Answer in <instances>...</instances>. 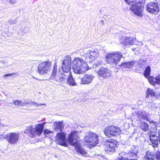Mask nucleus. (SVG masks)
<instances>
[{"instance_id": "nucleus-40", "label": "nucleus", "mask_w": 160, "mask_h": 160, "mask_svg": "<svg viewBox=\"0 0 160 160\" xmlns=\"http://www.w3.org/2000/svg\"><path fill=\"white\" fill-rule=\"evenodd\" d=\"M118 160H125V159L123 158H118Z\"/></svg>"}, {"instance_id": "nucleus-10", "label": "nucleus", "mask_w": 160, "mask_h": 160, "mask_svg": "<svg viewBox=\"0 0 160 160\" xmlns=\"http://www.w3.org/2000/svg\"><path fill=\"white\" fill-rule=\"evenodd\" d=\"M143 6L142 3L139 1H137L132 4L130 9L135 14L141 17L142 16V12Z\"/></svg>"}, {"instance_id": "nucleus-41", "label": "nucleus", "mask_w": 160, "mask_h": 160, "mask_svg": "<svg viewBox=\"0 0 160 160\" xmlns=\"http://www.w3.org/2000/svg\"><path fill=\"white\" fill-rule=\"evenodd\" d=\"M101 22H102V25L104 24V23H103V21L102 20H101Z\"/></svg>"}, {"instance_id": "nucleus-30", "label": "nucleus", "mask_w": 160, "mask_h": 160, "mask_svg": "<svg viewBox=\"0 0 160 160\" xmlns=\"http://www.w3.org/2000/svg\"><path fill=\"white\" fill-rule=\"evenodd\" d=\"M18 18V17L15 18H11L8 21V23L10 24H15L17 22Z\"/></svg>"}, {"instance_id": "nucleus-2", "label": "nucleus", "mask_w": 160, "mask_h": 160, "mask_svg": "<svg viewBox=\"0 0 160 160\" xmlns=\"http://www.w3.org/2000/svg\"><path fill=\"white\" fill-rule=\"evenodd\" d=\"M72 66L74 73L79 74H82L87 71L89 68L86 62L82 58H75L72 61Z\"/></svg>"}, {"instance_id": "nucleus-18", "label": "nucleus", "mask_w": 160, "mask_h": 160, "mask_svg": "<svg viewBox=\"0 0 160 160\" xmlns=\"http://www.w3.org/2000/svg\"><path fill=\"white\" fill-rule=\"evenodd\" d=\"M139 119L145 120L149 121L150 123L153 122L152 121L150 122L149 120V117H148V113L144 111H138L136 113Z\"/></svg>"}, {"instance_id": "nucleus-23", "label": "nucleus", "mask_w": 160, "mask_h": 160, "mask_svg": "<svg viewBox=\"0 0 160 160\" xmlns=\"http://www.w3.org/2000/svg\"><path fill=\"white\" fill-rule=\"evenodd\" d=\"M69 75L68 76L67 80V83L70 86L76 85V83L73 78L71 72L70 71Z\"/></svg>"}, {"instance_id": "nucleus-5", "label": "nucleus", "mask_w": 160, "mask_h": 160, "mask_svg": "<svg viewBox=\"0 0 160 160\" xmlns=\"http://www.w3.org/2000/svg\"><path fill=\"white\" fill-rule=\"evenodd\" d=\"M83 140L89 145L94 147L98 143V136L95 133L88 132L86 133Z\"/></svg>"}, {"instance_id": "nucleus-16", "label": "nucleus", "mask_w": 160, "mask_h": 160, "mask_svg": "<svg viewBox=\"0 0 160 160\" xmlns=\"http://www.w3.org/2000/svg\"><path fill=\"white\" fill-rule=\"evenodd\" d=\"M111 71L108 69L102 68L98 72V75L104 78H108L111 76Z\"/></svg>"}, {"instance_id": "nucleus-15", "label": "nucleus", "mask_w": 160, "mask_h": 160, "mask_svg": "<svg viewBox=\"0 0 160 160\" xmlns=\"http://www.w3.org/2000/svg\"><path fill=\"white\" fill-rule=\"evenodd\" d=\"M56 139L60 145L65 147L68 146L66 134L64 132H61L57 133Z\"/></svg>"}, {"instance_id": "nucleus-6", "label": "nucleus", "mask_w": 160, "mask_h": 160, "mask_svg": "<svg viewBox=\"0 0 160 160\" xmlns=\"http://www.w3.org/2000/svg\"><path fill=\"white\" fill-rule=\"evenodd\" d=\"M122 57V52H118L108 54L106 56V60L107 62L110 64L116 65L120 62Z\"/></svg>"}, {"instance_id": "nucleus-13", "label": "nucleus", "mask_w": 160, "mask_h": 160, "mask_svg": "<svg viewBox=\"0 0 160 160\" xmlns=\"http://www.w3.org/2000/svg\"><path fill=\"white\" fill-rule=\"evenodd\" d=\"M118 142L112 139H107L105 141V150L106 151L114 152Z\"/></svg>"}, {"instance_id": "nucleus-11", "label": "nucleus", "mask_w": 160, "mask_h": 160, "mask_svg": "<svg viewBox=\"0 0 160 160\" xmlns=\"http://www.w3.org/2000/svg\"><path fill=\"white\" fill-rule=\"evenodd\" d=\"M146 9L150 14H157L159 11V7L157 2H149L146 5Z\"/></svg>"}, {"instance_id": "nucleus-7", "label": "nucleus", "mask_w": 160, "mask_h": 160, "mask_svg": "<svg viewBox=\"0 0 160 160\" xmlns=\"http://www.w3.org/2000/svg\"><path fill=\"white\" fill-rule=\"evenodd\" d=\"M20 134L18 132H10L4 135L0 134V139H6L9 143L15 144L17 143L20 137Z\"/></svg>"}, {"instance_id": "nucleus-25", "label": "nucleus", "mask_w": 160, "mask_h": 160, "mask_svg": "<svg viewBox=\"0 0 160 160\" xmlns=\"http://www.w3.org/2000/svg\"><path fill=\"white\" fill-rule=\"evenodd\" d=\"M134 43L133 40L132 38L131 37L126 38L124 40L123 43L124 45H132Z\"/></svg>"}, {"instance_id": "nucleus-26", "label": "nucleus", "mask_w": 160, "mask_h": 160, "mask_svg": "<svg viewBox=\"0 0 160 160\" xmlns=\"http://www.w3.org/2000/svg\"><path fill=\"white\" fill-rule=\"evenodd\" d=\"M55 129L56 130H59L61 132L63 131V126L62 123L61 122H56L54 124Z\"/></svg>"}, {"instance_id": "nucleus-35", "label": "nucleus", "mask_w": 160, "mask_h": 160, "mask_svg": "<svg viewBox=\"0 0 160 160\" xmlns=\"http://www.w3.org/2000/svg\"><path fill=\"white\" fill-rule=\"evenodd\" d=\"M32 105L34 106H35L36 107H38V106H41L42 105H44L42 104H38V103H36V102H32Z\"/></svg>"}, {"instance_id": "nucleus-28", "label": "nucleus", "mask_w": 160, "mask_h": 160, "mask_svg": "<svg viewBox=\"0 0 160 160\" xmlns=\"http://www.w3.org/2000/svg\"><path fill=\"white\" fill-rule=\"evenodd\" d=\"M141 127L142 130L145 131H146L148 130L149 128V126L148 124L143 121L141 122Z\"/></svg>"}, {"instance_id": "nucleus-19", "label": "nucleus", "mask_w": 160, "mask_h": 160, "mask_svg": "<svg viewBox=\"0 0 160 160\" xmlns=\"http://www.w3.org/2000/svg\"><path fill=\"white\" fill-rule=\"evenodd\" d=\"M94 77L91 74H87L82 79V83L88 84L91 82Z\"/></svg>"}, {"instance_id": "nucleus-38", "label": "nucleus", "mask_w": 160, "mask_h": 160, "mask_svg": "<svg viewBox=\"0 0 160 160\" xmlns=\"http://www.w3.org/2000/svg\"><path fill=\"white\" fill-rule=\"evenodd\" d=\"M19 105L20 106H24V104L23 102L22 101L20 100V102L19 103Z\"/></svg>"}, {"instance_id": "nucleus-12", "label": "nucleus", "mask_w": 160, "mask_h": 160, "mask_svg": "<svg viewBox=\"0 0 160 160\" xmlns=\"http://www.w3.org/2000/svg\"><path fill=\"white\" fill-rule=\"evenodd\" d=\"M51 68V62L49 61L41 63L38 66V72L41 75L46 74L50 70Z\"/></svg>"}, {"instance_id": "nucleus-20", "label": "nucleus", "mask_w": 160, "mask_h": 160, "mask_svg": "<svg viewBox=\"0 0 160 160\" xmlns=\"http://www.w3.org/2000/svg\"><path fill=\"white\" fill-rule=\"evenodd\" d=\"M148 81L153 86L157 84L160 85V74H158L155 78L154 77H150Z\"/></svg>"}, {"instance_id": "nucleus-4", "label": "nucleus", "mask_w": 160, "mask_h": 160, "mask_svg": "<svg viewBox=\"0 0 160 160\" xmlns=\"http://www.w3.org/2000/svg\"><path fill=\"white\" fill-rule=\"evenodd\" d=\"M45 123L44 122L38 124L37 128L35 129L33 128L32 126L30 125V126L27 127L24 132L26 133L28 136L30 137H33L34 134L40 136L43 131Z\"/></svg>"}, {"instance_id": "nucleus-31", "label": "nucleus", "mask_w": 160, "mask_h": 160, "mask_svg": "<svg viewBox=\"0 0 160 160\" xmlns=\"http://www.w3.org/2000/svg\"><path fill=\"white\" fill-rule=\"evenodd\" d=\"M102 61L101 60H99L98 62H97V63H94L93 65H92V68H96L98 67V66H100L101 64V63L102 62Z\"/></svg>"}, {"instance_id": "nucleus-14", "label": "nucleus", "mask_w": 160, "mask_h": 160, "mask_svg": "<svg viewBox=\"0 0 160 160\" xmlns=\"http://www.w3.org/2000/svg\"><path fill=\"white\" fill-rule=\"evenodd\" d=\"M143 160H160V150H158L155 154L152 152L147 151Z\"/></svg>"}, {"instance_id": "nucleus-21", "label": "nucleus", "mask_w": 160, "mask_h": 160, "mask_svg": "<svg viewBox=\"0 0 160 160\" xmlns=\"http://www.w3.org/2000/svg\"><path fill=\"white\" fill-rule=\"evenodd\" d=\"M138 153V147L137 146H133L129 151L128 154L131 158H132L134 156H137Z\"/></svg>"}, {"instance_id": "nucleus-36", "label": "nucleus", "mask_w": 160, "mask_h": 160, "mask_svg": "<svg viewBox=\"0 0 160 160\" xmlns=\"http://www.w3.org/2000/svg\"><path fill=\"white\" fill-rule=\"evenodd\" d=\"M19 102L20 100H15V101H13V103L15 105H19Z\"/></svg>"}, {"instance_id": "nucleus-17", "label": "nucleus", "mask_w": 160, "mask_h": 160, "mask_svg": "<svg viewBox=\"0 0 160 160\" xmlns=\"http://www.w3.org/2000/svg\"><path fill=\"white\" fill-rule=\"evenodd\" d=\"M150 140L154 147H157L158 146V141L160 144V129L159 130L158 136L155 134H151L149 136Z\"/></svg>"}, {"instance_id": "nucleus-29", "label": "nucleus", "mask_w": 160, "mask_h": 160, "mask_svg": "<svg viewBox=\"0 0 160 160\" xmlns=\"http://www.w3.org/2000/svg\"><path fill=\"white\" fill-rule=\"evenodd\" d=\"M138 65L140 66V68H142L146 64V61L144 59H141L138 62Z\"/></svg>"}, {"instance_id": "nucleus-42", "label": "nucleus", "mask_w": 160, "mask_h": 160, "mask_svg": "<svg viewBox=\"0 0 160 160\" xmlns=\"http://www.w3.org/2000/svg\"><path fill=\"white\" fill-rule=\"evenodd\" d=\"M129 160H138L137 159H129Z\"/></svg>"}, {"instance_id": "nucleus-1", "label": "nucleus", "mask_w": 160, "mask_h": 160, "mask_svg": "<svg viewBox=\"0 0 160 160\" xmlns=\"http://www.w3.org/2000/svg\"><path fill=\"white\" fill-rule=\"evenodd\" d=\"M62 72H58L56 75L57 69V66H54L52 72L50 79L55 80L59 82L65 83L67 81L68 76L69 75V72L71 67V58L69 56L64 57L62 62Z\"/></svg>"}, {"instance_id": "nucleus-3", "label": "nucleus", "mask_w": 160, "mask_h": 160, "mask_svg": "<svg viewBox=\"0 0 160 160\" xmlns=\"http://www.w3.org/2000/svg\"><path fill=\"white\" fill-rule=\"evenodd\" d=\"M76 133L75 132H71L68 135L67 141L69 144L74 146L77 152L79 153L82 155H85L87 152L83 149L82 146L77 141H75L74 136Z\"/></svg>"}, {"instance_id": "nucleus-32", "label": "nucleus", "mask_w": 160, "mask_h": 160, "mask_svg": "<svg viewBox=\"0 0 160 160\" xmlns=\"http://www.w3.org/2000/svg\"><path fill=\"white\" fill-rule=\"evenodd\" d=\"M43 132L45 135L47 134L48 135H50V134L52 133V131H49L47 129L44 130Z\"/></svg>"}, {"instance_id": "nucleus-37", "label": "nucleus", "mask_w": 160, "mask_h": 160, "mask_svg": "<svg viewBox=\"0 0 160 160\" xmlns=\"http://www.w3.org/2000/svg\"><path fill=\"white\" fill-rule=\"evenodd\" d=\"M14 73H13L7 74H5L4 76V77H9V76H11L14 75Z\"/></svg>"}, {"instance_id": "nucleus-24", "label": "nucleus", "mask_w": 160, "mask_h": 160, "mask_svg": "<svg viewBox=\"0 0 160 160\" xmlns=\"http://www.w3.org/2000/svg\"><path fill=\"white\" fill-rule=\"evenodd\" d=\"M146 98H149L150 96L152 98L155 97V92L152 89L150 88H148L146 92Z\"/></svg>"}, {"instance_id": "nucleus-34", "label": "nucleus", "mask_w": 160, "mask_h": 160, "mask_svg": "<svg viewBox=\"0 0 160 160\" xmlns=\"http://www.w3.org/2000/svg\"><path fill=\"white\" fill-rule=\"evenodd\" d=\"M8 2L11 4H14L16 2V0H9L8 1Z\"/></svg>"}, {"instance_id": "nucleus-8", "label": "nucleus", "mask_w": 160, "mask_h": 160, "mask_svg": "<svg viewBox=\"0 0 160 160\" xmlns=\"http://www.w3.org/2000/svg\"><path fill=\"white\" fill-rule=\"evenodd\" d=\"M98 46H93L88 48V52L86 54V57L87 60L90 59L92 61L94 60L99 56V52L98 49Z\"/></svg>"}, {"instance_id": "nucleus-39", "label": "nucleus", "mask_w": 160, "mask_h": 160, "mask_svg": "<svg viewBox=\"0 0 160 160\" xmlns=\"http://www.w3.org/2000/svg\"><path fill=\"white\" fill-rule=\"evenodd\" d=\"M23 102L24 104V105L26 104H28L29 103V102L27 100H24Z\"/></svg>"}, {"instance_id": "nucleus-22", "label": "nucleus", "mask_w": 160, "mask_h": 160, "mask_svg": "<svg viewBox=\"0 0 160 160\" xmlns=\"http://www.w3.org/2000/svg\"><path fill=\"white\" fill-rule=\"evenodd\" d=\"M136 62V61H132L130 62L122 63L121 66L123 68H132Z\"/></svg>"}, {"instance_id": "nucleus-9", "label": "nucleus", "mask_w": 160, "mask_h": 160, "mask_svg": "<svg viewBox=\"0 0 160 160\" xmlns=\"http://www.w3.org/2000/svg\"><path fill=\"white\" fill-rule=\"evenodd\" d=\"M120 130V128L118 126H111L105 128L104 133L106 136L109 137L112 136L117 137L119 136L118 132Z\"/></svg>"}, {"instance_id": "nucleus-33", "label": "nucleus", "mask_w": 160, "mask_h": 160, "mask_svg": "<svg viewBox=\"0 0 160 160\" xmlns=\"http://www.w3.org/2000/svg\"><path fill=\"white\" fill-rule=\"evenodd\" d=\"M135 0H125V2L129 4H130L131 3H133Z\"/></svg>"}, {"instance_id": "nucleus-27", "label": "nucleus", "mask_w": 160, "mask_h": 160, "mask_svg": "<svg viewBox=\"0 0 160 160\" xmlns=\"http://www.w3.org/2000/svg\"><path fill=\"white\" fill-rule=\"evenodd\" d=\"M151 72V69L150 67L149 66H148L146 68L144 71V76L148 79V80L149 78L150 77H152L151 76H150Z\"/></svg>"}]
</instances>
